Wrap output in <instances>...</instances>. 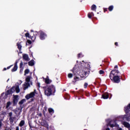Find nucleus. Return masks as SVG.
I'll list each match as a JSON object with an SVG mask.
<instances>
[{
  "label": "nucleus",
  "instance_id": "c756f323",
  "mask_svg": "<svg viewBox=\"0 0 130 130\" xmlns=\"http://www.w3.org/2000/svg\"><path fill=\"white\" fill-rule=\"evenodd\" d=\"M68 78H73V74L70 73L68 74Z\"/></svg>",
  "mask_w": 130,
  "mask_h": 130
},
{
  "label": "nucleus",
  "instance_id": "dca6fc26",
  "mask_svg": "<svg viewBox=\"0 0 130 130\" xmlns=\"http://www.w3.org/2000/svg\"><path fill=\"white\" fill-rule=\"evenodd\" d=\"M26 102V99H22L19 102V105H22V104H24Z\"/></svg>",
  "mask_w": 130,
  "mask_h": 130
},
{
  "label": "nucleus",
  "instance_id": "7ed1b4c3",
  "mask_svg": "<svg viewBox=\"0 0 130 130\" xmlns=\"http://www.w3.org/2000/svg\"><path fill=\"white\" fill-rule=\"evenodd\" d=\"M88 71H89V69L86 67L80 70L79 75L81 78H82L83 79H86V78L89 76V73H88Z\"/></svg>",
  "mask_w": 130,
  "mask_h": 130
},
{
  "label": "nucleus",
  "instance_id": "603ef678",
  "mask_svg": "<svg viewBox=\"0 0 130 130\" xmlns=\"http://www.w3.org/2000/svg\"><path fill=\"white\" fill-rule=\"evenodd\" d=\"M47 127H48V125H47Z\"/></svg>",
  "mask_w": 130,
  "mask_h": 130
},
{
  "label": "nucleus",
  "instance_id": "3c124183",
  "mask_svg": "<svg viewBox=\"0 0 130 130\" xmlns=\"http://www.w3.org/2000/svg\"><path fill=\"white\" fill-rule=\"evenodd\" d=\"M31 32H33V30H31Z\"/></svg>",
  "mask_w": 130,
  "mask_h": 130
},
{
  "label": "nucleus",
  "instance_id": "ea45409f",
  "mask_svg": "<svg viewBox=\"0 0 130 130\" xmlns=\"http://www.w3.org/2000/svg\"><path fill=\"white\" fill-rule=\"evenodd\" d=\"M118 66H117V65L114 67V69H118Z\"/></svg>",
  "mask_w": 130,
  "mask_h": 130
},
{
  "label": "nucleus",
  "instance_id": "4468645a",
  "mask_svg": "<svg viewBox=\"0 0 130 130\" xmlns=\"http://www.w3.org/2000/svg\"><path fill=\"white\" fill-rule=\"evenodd\" d=\"M45 82L46 84H50L52 81L51 80L49 79V77L48 76H47L46 78L45 79Z\"/></svg>",
  "mask_w": 130,
  "mask_h": 130
},
{
  "label": "nucleus",
  "instance_id": "20e7f679",
  "mask_svg": "<svg viewBox=\"0 0 130 130\" xmlns=\"http://www.w3.org/2000/svg\"><path fill=\"white\" fill-rule=\"evenodd\" d=\"M36 95V90H35L34 91H32L30 93L26 94L25 96V98L27 100H29V99H31V98H34Z\"/></svg>",
  "mask_w": 130,
  "mask_h": 130
},
{
  "label": "nucleus",
  "instance_id": "49530a36",
  "mask_svg": "<svg viewBox=\"0 0 130 130\" xmlns=\"http://www.w3.org/2000/svg\"><path fill=\"white\" fill-rule=\"evenodd\" d=\"M106 130H110L109 128H107Z\"/></svg>",
  "mask_w": 130,
  "mask_h": 130
},
{
  "label": "nucleus",
  "instance_id": "de8ad7c7",
  "mask_svg": "<svg viewBox=\"0 0 130 130\" xmlns=\"http://www.w3.org/2000/svg\"><path fill=\"white\" fill-rule=\"evenodd\" d=\"M115 45H117V42H116V43H115Z\"/></svg>",
  "mask_w": 130,
  "mask_h": 130
},
{
  "label": "nucleus",
  "instance_id": "f257e3e1",
  "mask_svg": "<svg viewBox=\"0 0 130 130\" xmlns=\"http://www.w3.org/2000/svg\"><path fill=\"white\" fill-rule=\"evenodd\" d=\"M119 73L118 70H113L110 73V79L111 81H113L114 83H119L120 82V78L117 76Z\"/></svg>",
  "mask_w": 130,
  "mask_h": 130
},
{
  "label": "nucleus",
  "instance_id": "b1692460",
  "mask_svg": "<svg viewBox=\"0 0 130 130\" xmlns=\"http://www.w3.org/2000/svg\"><path fill=\"white\" fill-rule=\"evenodd\" d=\"M29 69H26L24 71V76H26V75H27V74H29Z\"/></svg>",
  "mask_w": 130,
  "mask_h": 130
},
{
  "label": "nucleus",
  "instance_id": "aec40b11",
  "mask_svg": "<svg viewBox=\"0 0 130 130\" xmlns=\"http://www.w3.org/2000/svg\"><path fill=\"white\" fill-rule=\"evenodd\" d=\"M48 111L49 113H52V114L54 113V110H53L52 108H49Z\"/></svg>",
  "mask_w": 130,
  "mask_h": 130
},
{
  "label": "nucleus",
  "instance_id": "cd10ccee",
  "mask_svg": "<svg viewBox=\"0 0 130 130\" xmlns=\"http://www.w3.org/2000/svg\"><path fill=\"white\" fill-rule=\"evenodd\" d=\"M112 10H113V6H111L109 7V11H110V12H111V11H112Z\"/></svg>",
  "mask_w": 130,
  "mask_h": 130
},
{
  "label": "nucleus",
  "instance_id": "864d4df0",
  "mask_svg": "<svg viewBox=\"0 0 130 130\" xmlns=\"http://www.w3.org/2000/svg\"><path fill=\"white\" fill-rule=\"evenodd\" d=\"M82 62H84V61H82Z\"/></svg>",
  "mask_w": 130,
  "mask_h": 130
},
{
  "label": "nucleus",
  "instance_id": "09e8293b",
  "mask_svg": "<svg viewBox=\"0 0 130 130\" xmlns=\"http://www.w3.org/2000/svg\"><path fill=\"white\" fill-rule=\"evenodd\" d=\"M118 130H122L121 128H119Z\"/></svg>",
  "mask_w": 130,
  "mask_h": 130
},
{
  "label": "nucleus",
  "instance_id": "6ab92c4d",
  "mask_svg": "<svg viewBox=\"0 0 130 130\" xmlns=\"http://www.w3.org/2000/svg\"><path fill=\"white\" fill-rule=\"evenodd\" d=\"M130 109V104H129V106L127 107L126 108H125V111L126 113H127L129 111Z\"/></svg>",
  "mask_w": 130,
  "mask_h": 130
},
{
  "label": "nucleus",
  "instance_id": "9d476101",
  "mask_svg": "<svg viewBox=\"0 0 130 130\" xmlns=\"http://www.w3.org/2000/svg\"><path fill=\"white\" fill-rule=\"evenodd\" d=\"M30 83L25 82L24 84L23 85V90H26V89H28V88L30 87Z\"/></svg>",
  "mask_w": 130,
  "mask_h": 130
},
{
  "label": "nucleus",
  "instance_id": "58836bf2",
  "mask_svg": "<svg viewBox=\"0 0 130 130\" xmlns=\"http://www.w3.org/2000/svg\"><path fill=\"white\" fill-rule=\"evenodd\" d=\"M3 123H2V121H0V128L2 127Z\"/></svg>",
  "mask_w": 130,
  "mask_h": 130
},
{
  "label": "nucleus",
  "instance_id": "473e14b6",
  "mask_svg": "<svg viewBox=\"0 0 130 130\" xmlns=\"http://www.w3.org/2000/svg\"><path fill=\"white\" fill-rule=\"evenodd\" d=\"M110 126H111V127H113L114 126H115V123L112 124H110Z\"/></svg>",
  "mask_w": 130,
  "mask_h": 130
},
{
  "label": "nucleus",
  "instance_id": "39448f33",
  "mask_svg": "<svg viewBox=\"0 0 130 130\" xmlns=\"http://www.w3.org/2000/svg\"><path fill=\"white\" fill-rule=\"evenodd\" d=\"M12 93H14L16 91V93H20V87L19 85H16V86L13 87L10 90Z\"/></svg>",
  "mask_w": 130,
  "mask_h": 130
},
{
  "label": "nucleus",
  "instance_id": "393cba45",
  "mask_svg": "<svg viewBox=\"0 0 130 130\" xmlns=\"http://www.w3.org/2000/svg\"><path fill=\"white\" fill-rule=\"evenodd\" d=\"M14 119H15V117H10V118L9 119L11 122H14Z\"/></svg>",
  "mask_w": 130,
  "mask_h": 130
},
{
  "label": "nucleus",
  "instance_id": "5701e85b",
  "mask_svg": "<svg viewBox=\"0 0 130 130\" xmlns=\"http://www.w3.org/2000/svg\"><path fill=\"white\" fill-rule=\"evenodd\" d=\"M96 5H93L91 6V10L92 11H96Z\"/></svg>",
  "mask_w": 130,
  "mask_h": 130
},
{
  "label": "nucleus",
  "instance_id": "f8f14e48",
  "mask_svg": "<svg viewBox=\"0 0 130 130\" xmlns=\"http://www.w3.org/2000/svg\"><path fill=\"white\" fill-rule=\"evenodd\" d=\"M109 98V94L108 93H105L102 95V98L103 99H108Z\"/></svg>",
  "mask_w": 130,
  "mask_h": 130
},
{
  "label": "nucleus",
  "instance_id": "2f4dec72",
  "mask_svg": "<svg viewBox=\"0 0 130 130\" xmlns=\"http://www.w3.org/2000/svg\"><path fill=\"white\" fill-rule=\"evenodd\" d=\"M78 57H83V54L82 53L78 54Z\"/></svg>",
  "mask_w": 130,
  "mask_h": 130
},
{
  "label": "nucleus",
  "instance_id": "412c9836",
  "mask_svg": "<svg viewBox=\"0 0 130 130\" xmlns=\"http://www.w3.org/2000/svg\"><path fill=\"white\" fill-rule=\"evenodd\" d=\"M92 16H94V14L93 12L88 13V17L89 18V19H91L92 18Z\"/></svg>",
  "mask_w": 130,
  "mask_h": 130
},
{
  "label": "nucleus",
  "instance_id": "6e6552de",
  "mask_svg": "<svg viewBox=\"0 0 130 130\" xmlns=\"http://www.w3.org/2000/svg\"><path fill=\"white\" fill-rule=\"evenodd\" d=\"M31 79H32V77L31 76H27L25 78V83H27L30 84V85H32V81H31Z\"/></svg>",
  "mask_w": 130,
  "mask_h": 130
},
{
  "label": "nucleus",
  "instance_id": "e433bc0d",
  "mask_svg": "<svg viewBox=\"0 0 130 130\" xmlns=\"http://www.w3.org/2000/svg\"><path fill=\"white\" fill-rule=\"evenodd\" d=\"M17 84H19V85H21V84H22V81H19L17 82Z\"/></svg>",
  "mask_w": 130,
  "mask_h": 130
},
{
  "label": "nucleus",
  "instance_id": "f03ea898",
  "mask_svg": "<svg viewBox=\"0 0 130 130\" xmlns=\"http://www.w3.org/2000/svg\"><path fill=\"white\" fill-rule=\"evenodd\" d=\"M43 88L46 96H50L52 93H55V87L53 85L46 86Z\"/></svg>",
  "mask_w": 130,
  "mask_h": 130
},
{
  "label": "nucleus",
  "instance_id": "37998d69",
  "mask_svg": "<svg viewBox=\"0 0 130 130\" xmlns=\"http://www.w3.org/2000/svg\"><path fill=\"white\" fill-rule=\"evenodd\" d=\"M127 120L128 121H130V117H129V118H128L127 119Z\"/></svg>",
  "mask_w": 130,
  "mask_h": 130
},
{
  "label": "nucleus",
  "instance_id": "c03bdc74",
  "mask_svg": "<svg viewBox=\"0 0 130 130\" xmlns=\"http://www.w3.org/2000/svg\"><path fill=\"white\" fill-rule=\"evenodd\" d=\"M35 34L36 35H37V33H38L37 31H35Z\"/></svg>",
  "mask_w": 130,
  "mask_h": 130
},
{
  "label": "nucleus",
  "instance_id": "7c9ffc66",
  "mask_svg": "<svg viewBox=\"0 0 130 130\" xmlns=\"http://www.w3.org/2000/svg\"><path fill=\"white\" fill-rule=\"evenodd\" d=\"M22 67H23V62L21 61V62H20V69L23 68Z\"/></svg>",
  "mask_w": 130,
  "mask_h": 130
},
{
  "label": "nucleus",
  "instance_id": "2eb2a0df",
  "mask_svg": "<svg viewBox=\"0 0 130 130\" xmlns=\"http://www.w3.org/2000/svg\"><path fill=\"white\" fill-rule=\"evenodd\" d=\"M18 97H19V95H14V99L13 100L14 103H17V102H18Z\"/></svg>",
  "mask_w": 130,
  "mask_h": 130
},
{
  "label": "nucleus",
  "instance_id": "8fccbe9b",
  "mask_svg": "<svg viewBox=\"0 0 130 130\" xmlns=\"http://www.w3.org/2000/svg\"><path fill=\"white\" fill-rule=\"evenodd\" d=\"M85 64H88V63H85Z\"/></svg>",
  "mask_w": 130,
  "mask_h": 130
},
{
  "label": "nucleus",
  "instance_id": "ddd939ff",
  "mask_svg": "<svg viewBox=\"0 0 130 130\" xmlns=\"http://www.w3.org/2000/svg\"><path fill=\"white\" fill-rule=\"evenodd\" d=\"M122 124L125 126V127H127V128H130V124L127 122H123Z\"/></svg>",
  "mask_w": 130,
  "mask_h": 130
},
{
  "label": "nucleus",
  "instance_id": "f704fd0d",
  "mask_svg": "<svg viewBox=\"0 0 130 130\" xmlns=\"http://www.w3.org/2000/svg\"><path fill=\"white\" fill-rule=\"evenodd\" d=\"M23 70H24V68H20V74H22V73H23Z\"/></svg>",
  "mask_w": 130,
  "mask_h": 130
},
{
  "label": "nucleus",
  "instance_id": "4c0bfd02",
  "mask_svg": "<svg viewBox=\"0 0 130 130\" xmlns=\"http://www.w3.org/2000/svg\"><path fill=\"white\" fill-rule=\"evenodd\" d=\"M15 130H20V127H19V126H16Z\"/></svg>",
  "mask_w": 130,
  "mask_h": 130
},
{
  "label": "nucleus",
  "instance_id": "f3484780",
  "mask_svg": "<svg viewBox=\"0 0 130 130\" xmlns=\"http://www.w3.org/2000/svg\"><path fill=\"white\" fill-rule=\"evenodd\" d=\"M24 124H25V121L24 120H21L20 122V123L19 124V126H20L21 127H22V126H23L24 125Z\"/></svg>",
  "mask_w": 130,
  "mask_h": 130
},
{
  "label": "nucleus",
  "instance_id": "c9c22d12",
  "mask_svg": "<svg viewBox=\"0 0 130 130\" xmlns=\"http://www.w3.org/2000/svg\"><path fill=\"white\" fill-rule=\"evenodd\" d=\"M9 115L10 117H12V115H13V113H12V112L9 113Z\"/></svg>",
  "mask_w": 130,
  "mask_h": 130
},
{
  "label": "nucleus",
  "instance_id": "a211bd4d",
  "mask_svg": "<svg viewBox=\"0 0 130 130\" xmlns=\"http://www.w3.org/2000/svg\"><path fill=\"white\" fill-rule=\"evenodd\" d=\"M28 66H30V67L34 66V60H31L28 62Z\"/></svg>",
  "mask_w": 130,
  "mask_h": 130
},
{
  "label": "nucleus",
  "instance_id": "4be33fe9",
  "mask_svg": "<svg viewBox=\"0 0 130 130\" xmlns=\"http://www.w3.org/2000/svg\"><path fill=\"white\" fill-rule=\"evenodd\" d=\"M17 46L18 49L21 50L22 49V45H21V43H17Z\"/></svg>",
  "mask_w": 130,
  "mask_h": 130
},
{
  "label": "nucleus",
  "instance_id": "a878e982",
  "mask_svg": "<svg viewBox=\"0 0 130 130\" xmlns=\"http://www.w3.org/2000/svg\"><path fill=\"white\" fill-rule=\"evenodd\" d=\"M32 44V42H31V41H30V40H28L27 41V43L26 44V45H28V44Z\"/></svg>",
  "mask_w": 130,
  "mask_h": 130
},
{
  "label": "nucleus",
  "instance_id": "a19ab883",
  "mask_svg": "<svg viewBox=\"0 0 130 130\" xmlns=\"http://www.w3.org/2000/svg\"><path fill=\"white\" fill-rule=\"evenodd\" d=\"M37 85L38 86V87H40V83H38Z\"/></svg>",
  "mask_w": 130,
  "mask_h": 130
},
{
  "label": "nucleus",
  "instance_id": "1a4fd4ad",
  "mask_svg": "<svg viewBox=\"0 0 130 130\" xmlns=\"http://www.w3.org/2000/svg\"><path fill=\"white\" fill-rule=\"evenodd\" d=\"M25 36L28 37V38H30V39L32 40V42H34V41H35V40L36 39V37H35L34 39H33V37L30 36V35L28 32L25 34Z\"/></svg>",
  "mask_w": 130,
  "mask_h": 130
},
{
  "label": "nucleus",
  "instance_id": "bb28decb",
  "mask_svg": "<svg viewBox=\"0 0 130 130\" xmlns=\"http://www.w3.org/2000/svg\"><path fill=\"white\" fill-rule=\"evenodd\" d=\"M10 105H11V102H8L7 103L6 108H9Z\"/></svg>",
  "mask_w": 130,
  "mask_h": 130
},
{
  "label": "nucleus",
  "instance_id": "9b49d317",
  "mask_svg": "<svg viewBox=\"0 0 130 130\" xmlns=\"http://www.w3.org/2000/svg\"><path fill=\"white\" fill-rule=\"evenodd\" d=\"M23 58L24 60H26V61H29V60H30V59H29V56L26 54H23Z\"/></svg>",
  "mask_w": 130,
  "mask_h": 130
},
{
  "label": "nucleus",
  "instance_id": "0eeeda50",
  "mask_svg": "<svg viewBox=\"0 0 130 130\" xmlns=\"http://www.w3.org/2000/svg\"><path fill=\"white\" fill-rule=\"evenodd\" d=\"M40 38L41 40H44V39L46 37V34H45L43 31H40Z\"/></svg>",
  "mask_w": 130,
  "mask_h": 130
},
{
  "label": "nucleus",
  "instance_id": "79ce46f5",
  "mask_svg": "<svg viewBox=\"0 0 130 130\" xmlns=\"http://www.w3.org/2000/svg\"><path fill=\"white\" fill-rule=\"evenodd\" d=\"M11 67H12V66H10L8 67L7 68V69L9 70V69H11Z\"/></svg>",
  "mask_w": 130,
  "mask_h": 130
},
{
  "label": "nucleus",
  "instance_id": "c85d7f7f",
  "mask_svg": "<svg viewBox=\"0 0 130 130\" xmlns=\"http://www.w3.org/2000/svg\"><path fill=\"white\" fill-rule=\"evenodd\" d=\"M99 74L100 75H103V74H104V71H103V70H100L99 71Z\"/></svg>",
  "mask_w": 130,
  "mask_h": 130
},
{
  "label": "nucleus",
  "instance_id": "72a5a7b5",
  "mask_svg": "<svg viewBox=\"0 0 130 130\" xmlns=\"http://www.w3.org/2000/svg\"><path fill=\"white\" fill-rule=\"evenodd\" d=\"M87 86H88V83H85L84 85V88H87Z\"/></svg>",
  "mask_w": 130,
  "mask_h": 130
},
{
  "label": "nucleus",
  "instance_id": "a18cd8bd",
  "mask_svg": "<svg viewBox=\"0 0 130 130\" xmlns=\"http://www.w3.org/2000/svg\"><path fill=\"white\" fill-rule=\"evenodd\" d=\"M4 71H7V68H4Z\"/></svg>",
  "mask_w": 130,
  "mask_h": 130
},
{
  "label": "nucleus",
  "instance_id": "423d86ee",
  "mask_svg": "<svg viewBox=\"0 0 130 130\" xmlns=\"http://www.w3.org/2000/svg\"><path fill=\"white\" fill-rule=\"evenodd\" d=\"M19 62V60H16L15 63H14V67L12 69V72H16L18 70V63Z\"/></svg>",
  "mask_w": 130,
  "mask_h": 130
}]
</instances>
